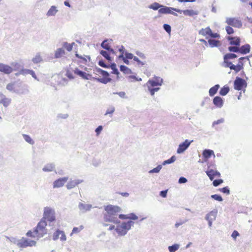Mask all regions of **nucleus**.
I'll return each mask as SVG.
<instances>
[{"instance_id":"1","label":"nucleus","mask_w":252,"mask_h":252,"mask_svg":"<svg viewBox=\"0 0 252 252\" xmlns=\"http://www.w3.org/2000/svg\"><path fill=\"white\" fill-rule=\"evenodd\" d=\"M148 8L150 9H152L154 10H158V13L159 14H171L174 16H177L178 14L174 12H180L179 9L168 7L162 4H159L158 2H154L152 4L149 5L148 6Z\"/></svg>"},{"instance_id":"2","label":"nucleus","mask_w":252,"mask_h":252,"mask_svg":"<svg viewBox=\"0 0 252 252\" xmlns=\"http://www.w3.org/2000/svg\"><path fill=\"white\" fill-rule=\"evenodd\" d=\"M94 73L96 75L100 74L102 76V78H97L93 77V79L97 81L98 82L106 84L108 82L111 81L112 79L109 77V73L105 70L98 67H95L94 69Z\"/></svg>"},{"instance_id":"3","label":"nucleus","mask_w":252,"mask_h":252,"mask_svg":"<svg viewBox=\"0 0 252 252\" xmlns=\"http://www.w3.org/2000/svg\"><path fill=\"white\" fill-rule=\"evenodd\" d=\"M134 222L132 220H128L127 222H122L120 224L118 225L115 228V231L118 235L124 236L126 235L128 231L133 226Z\"/></svg>"},{"instance_id":"4","label":"nucleus","mask_w":252,"mask_h":252,"mask_svg":"<svg viewBox=\"0 0 252 252\" xmlns=\"http://www.w3.org/2000/svg\"><path fill=\"white\" fill-rule=\"evenodd\" d=\"M47 226V222L43 219L38 223L36 227L34 229V232L38 237H42L45 234H47V231L46 229Z\"/></svg>"},{"instance_id":"5","label":"nucleus","mask_w":252,"mask_h":252,"mask_svg":"<svg viewBox=\"0 0 252 252\" xmlns=\"http://www.w3.org/2000/svg\"><path fill=\"white\" fill-rule=\"evenodd\" d=\"M42 219L49 222H53L56 220L55 212L54 209L49 207L44 208L43 217Z\"/></svg>"},{"instance_id":"6","label":"nucleus","mask_w":252,"mask_h":252,"mask_svg":"<svg viewBox=\"0 0 252 252\" xmlns=\"http://www.w3.org/2000/svg\"><path fill=\"white\" fill-rule=\"evenodd\" d=\"M247 86L246 81L240 77H236L234 81V88L236 90L240 91L243 90L245 92L246 88Z\"/></svg>"},{"instance_id":"7","label":"nucleus","mask_w":252,"mask_h":252,"mask_svg":"<svg viewBox=\"0 0 252 252\" xmlns=\"http://www.w3.org/2000/svg\"><path fill=\"white\" fill-rule=\"evenodd\" d=\"M104 210L106 211L107 214L115 217H117L118 214L122 210L120 207L112 205L104 206Z\"/></svg>"},{"instance_id":"8","label":"nucleus","mask_w":252,"mask_h":252,"mask_svg":"<svg viewBox=\"0 0 252 252\" xmlns=\"http://www.w3.org/2000/svg\"><path fill=\"white\" fill-rule=\"evenodd\" d=\"M225 22L229 26L240 28L242 26V22L236 18H226Z\"/></svg>"},{"instance_id":"9","label":"nucleus","mask_w":252,"mask_h":252,"mask_svg":"<svg viewBox=\"0 0 252 252\" xmlns=\"http://www.w3.org/2000/svg\"><path fill=\"white\" fill-rule=\"evenodd\" d=\"M36 242L34 240L28 239L25 237H22L20 239V248H25L28 247L35 246Z\"/></svg>"},{"instance_id":"10","label":"nucleus","mask_w":252,"mask_h":252,"mask_svg":"<svg viewBox=\"0 0 252 252\" xmlns=\"http://www.w3.org/2000/svg\"><path fill=\"white\" fill-rule=\"evenodd\" d=\"M163 83V79L159 77L155 76L152 79H150L147 82L146 86L156 87L158 86H161Z\"/></svg>"},{"instance_id":"11","label":"nucleus","mask_w":252,"mask_h":252,"mask_svg":"<svg viewBox=\"0 0 252 252\" xmlns=\"http://www.w3.org/2000/svg\"><path fill=\"white\" fill-rule=\"evenodd\" d=\"M192 142L193 140L189 141L186 139L185 141L180 143L177 150V154H181L183 153L187 149H188Z\"/></svg>"},{"instance_id":"12","label":"nucleus","mask_w":252,"mask_h":252,"mask_svg":"<svg viewBox=\"0 0 252 252\" xmlns=\"http://www.w3.org/2000/svg\"><path fill=\"white\" fill-rule=\"evenodd\" d=\"M59 238H60V240L62 241H65L66 240L64 232L62 230L57 229L53 235V239L56 241Z\"/></svg>"},{"instance_id":"13","label":"nucleus","mask_w":252,"mask_h":252,"mask_svg":"<svg viewBox=\"0 0 252 252\" xmlns=\"http://www.w3.org/2000/svg\"><path fill=\"white\" fill-rule=\"evenodd\" d=\"M68 180V177H64L55 180L53 183V188H58L63 187Z\"/></svg>"},{"instance_id":"14","label":"nucleus","mask_w":252,"mask_h":252,"mask_svg":"<svg viewBox=\"0 0 252 252\" xmlns=\"http://www.w3.org/2000/svg\"><path fill=\"white\" fill-rule=\"evenodd\" d=\"M74 72L75 74L82 77L84 79L91 80L93 79L92 75L87 73L83 71L80 70L78 68H76L74 70Z\"/></svg>"},{"instance_id":"15","label":"nucleus","mask_w":252,"mask_h":252,"mask_svg":"<svg viewBox=\"0 0 252 252\" xmlns=\"http://www.w3.org/2000/svg\"><path fill=\"white\" fill-rule=\"evenodd\" d=\"M104 220L106 222H113L116 224L120 223V220L117 218V217L113 216L107 214H104Z\"/></svg>"},{"instance_id":"16","label":"nucleus","mask_w":252,"mask_h":252,"mask_svg":"<svg viewBox=\"0 0 252 252\" xmlns=\"http://www.w3.org/2000/svg\"><path fill=\"white\" fill-rule=\"evenodd\" d=\"M93 206L90 204L83 203L80 202L78 204V209L82 213H85L91 210Z\"/></svg>"},{"instance_id":"17","label":"nucleus","mask_w":252,"mask_h":252,"mask_svg":"<svg viewBox=\"0 0 252 252\" xmlns=\"http://www.w3.org/2000/svg\"><path fill=\"white\" fill-rule=\"evenodd\" d=\"M13 71V67L8 65L0 63V71L5 74H9Z\"/></svg>"},{"instance_id":"18","label":"nucleus","mask_w":252,"mask_h":252,"mask_svg":"<svg viewBox=\"0 0 252 252\" xmlns=\"http://www.w3.org/2000/svg\"><path fill=\"white\" fill-rule=\"evenodd\" d=\"M227 39L229 41V44L231 45L240 46L241 44V39L239 37L227 36Z\"/></svg>"},{"instance_id":"19","label":"nucleus","mask_w":252,"mask_h":252,"mask_svg":"<svg viewBox=\"0 0 252 252\" xmlns=\"http://www.w3.org/2000/svg\"><path fill=\"white\" fill-rule=\"evenodd\" d=\"M205 172L211 181H213L216 176L219 177L220 176V173L218 171H214L212 169L206 171Z\"/></svg>"},{"instance_id":"20","label":"nucleus","mask_w":252,"mask_h":252,"mask_svg":"<svg viewBox=\"0 0 252 252\" xmlns=\"http://www.w3.org/2000/svg\"><path fill=\"white\" fill-rule=\"evenodd\" d=\"M251 46L249 44H246L240 47L239 46V53L245 55L250 52Z\"/></svg>"},{"instance_id":"21","label":"nucleus","mask_w":252,"mask_h":252,"mask_svg":"<svg viewBox=\"0 0 252 252\" xmlns=\"http://www.w3.org/2000/svg\"><path fill=\"white\" fill-rule=\"evenodd\" d=\"M213 104L218 108H221L223 105V100L220 96H215L213 100Z\"/></svg>"},{"instance_id":"22","label":"nucleus","mask_w":252,"mask_h":252,"mask_svg":"<svg viewBox=\"0 0 252 252\" xmlns=\"http://www.w3.org/2000/svg\"><path fill=\"white\" fill-rule=\"evenodd\" d=\"M83 182V180H71L69 181L66 185V188L68 189H70L75 187L78 184Z\"/></svg>"},{"instance_id":"23","label":"nucleus","mask_w":252,"mask_h":252,"mask_svg":"<svg viewBox=\"0 0 252 252\" xmlns=\"http://www.w3.org/2000/svg\"><path fill=\"white\" fill-rule=\"evenodd\" d=\"M29 93L28 86L26 84H24L21 86L20 89H17V91H15V93L18 94H25Z\"/></svg>"},{"instance_id":"24","label":"nucleus","mask_w":252,"mask_h":252,"mask_svg":"<svg viewBox=\"0 0 252 252\" xmlns=\"http://www.w3.org/2000/svg\"><path fill=\"white\" fill-rule=\"evenodd\" d=\"M180 12H178L179 13H183L185 15L189 16H193L194 15H197L198 14V12L197 11H194L192 9H187L184 10H182L179 9Z\"/></svg>"},{"instance_id":"25","label":"nucleus","mask_w":252,"mask_h":252,"mask_svg":"<svg viewBox=\"0 0 252 252\" xmlns=\"http://www.w3.org/2000/svg\"><path fill=\"white\" fill-rule=\"evenodd\" d=\"M55 169V164L54 163H49L44 165L42 168V171L45 172L53 171Z\"/></svg>"},{"instance_id":"26","label":"nucleus","mask_w":252,"mask_h":252,"mask_svg":"<svg viewBox=\"0 0 252 252\" xmlns=\"http://www.w3.org/2000/svg\"><path fill=\"white\" fill-rule=\"evenodd\" d=\"M244 58H239L238 60V63L237 65H235V68L233 69V70L235 71L236 73H238L241 70L243 69L244 66Z\"/></svg>"},{"instance_id":"27","label":"nucleus","mask_w":252,"mask_h":252,"mask_svg":"<svg viewBox=\"0 0 252 252\" xmlns=\"http://www.w3.org/2000/svg\"><path fill=\"white\" fill-rule=\"evenodd\" d=\"M213 155L215 157L214 152L213 150L210 149H205L202 153L203 157L206 159L209 158Z\"/></svg>"},{"instance_id":"28","label":"nucleus","mask_w":252,"mask_h":252,"mask_svg":"<svg viewBox=\"0 0 252 252\" xmlns=\"http://www.w3.org/2000/svg\"><path fill=\"white\" fill-rule=\"evenodd\" d=\"M65 50L63 48H58L55 52V58L59 59L65 55Z\"/></svg>"},{"instance_id":"29","label":"nucleus","mask_w":252,"mask_h":252,"mask_svg":"<svg viewBox=\"0 0 252 252\" xmlns=\"http://www.w3.org/2000/svg\"><path fill=\"white\" fill-rule=\"evenodd\" d=\"M100 54L109 62H111L113 61V58L110 56L109 53L107 50H101Z\"/></svg>"},{"instance_id":"30","label":"nucleus","mask_w":252,"mask_h":252,"mask_svg":"<svg viewBox=\"0 0 252 252\" xmlns=\"http://www.w3.org/2000/svg\"><path fill=\"white\" fill-rule=\"evenodd\" d=\"M210 33H211V30L209 27L205 29H201L199 31V34L203 36L208 35L210 36Z\"/></svg>"},{"instance_id":"31","label":"nucleus","mask_w":252,"mask_h":252,"mask_svg":"<svg viewBox=\"0 0 252 252\" xmlns=\"http://www.w3.org/2000/svg\"><path fill=\"white\" fill-rule=\"evenodd\" d=\"M58 11V10L57 9V7L53 5L49 9L46 15L48 16H53L56 14Z\"/></svg>"},{"instance_id":"32","label":"nucleus","mask_w":252,"mask_h":252,"mask_svg":"<svg viewBox=\"0 0 252 252\" xmlns=\"http://www.w3.org/2000/svg\"><path fill=\"white\" fill-rule=\"evenodd\" d=\"M208 44L210 46L213 47H218L220 45V41L215 39H210L208 41Z\"/></svg>"},{"instance_id":"33","label":"nucleus","mask_w":252,"mask_h":252,"mask_svg":"<svg viewBox=\"0 0 252 252\" xmlns=\"http://www.w3.org/2000/svg\"><path fill=\"white\" fill-rule=\"evenodd\" d=\"M220 88L219 84L215 85L214 86L211 88L209 91V95L211 96H214L218 92Z\"/></svg>"},{"instance_id":"34","label":"nucleus","mask_w":252,"mask_h":252,"mask_svg":"<svg viewBox=\"0 0 252 252\" xmlns=\"http://www.w3.org/2000/svg\"><path fill=\"white\" fill-rule=\"evenodd\" d=\"M229 90V87L227 85H225L220 89L219 94L222 96H225L228 93Z\"/></svg>"},{"instance_id":"35","label":"nucleus","mask_w":252,"mask_h":252,"mask_svg":"<svg viewBox=\"0 0 252 252\" xmlns=\"http://www.w3.org/2000/svg\"><path fill=\"white\" fill-rule=\"evenodd\" d=\"M120 70L121 71L123 72L125 74H131L132 73V70L124 65H121L120 66Z\"/></svg>"},{"instance_id":"36","label":"nucleus","mask_w":252,"mask_h":252,"mask_svg":"<svg viewBox=\"0 0 252 252\" xmlns=\"http://www.w3.org/2000/svg\"><path fill=\"white\" fill-rule=\"evenodd\" d=\"M223 66L225 67H229L231 70H233L235 68V65L227 60H223Z\"/></svg>"},{"instance_id":"37","label":"nucleus","mask_w":252,"mask_h":252,"mask_svg":"<svg viewBox=\"0 0 252 252\" xmlns=\"http://www.w3.org/2000/svg\"><path fill=\"white\" fill-rule=\"evenodd\" d=\"M109 68L112 70L111 72L112 74H116L118 76V75L120 74V72L117 68L116 64L115 63H111V64L109 65Z\"/></svg>"},{"instance_id":"38","label":"nucleus","mask_w":252,"mask_h":252,"mask_svg":"<svg viewBox=\"0 0 252 252\" xmlns=\"http://www.w3.org/2000/svg\"><path fill=\"white\" fill-rule=\"evenodd\" d=\"M237 57V55L232 53H227L223 56V60H229L235 59Z\"/></svg>"},{"instance_id":"39","label":"nucleus","mask_w":252,"mask_h":252,"mask_svg":"<svg viewBox=\"0 0 252 252\" xmlns=\"http://www.w3.org/2000/svg\"><path fill=\"white\" fill-rule=\"evenodd\" d=\"M176 159V157L175 156H172L170 158L164 160L162 163V165H165L166 164H169L173 163L175 161Z\"/></svg>"},{"instance_id":"40","label":"nucleus","mask_w":252,"mask_h":252,"mask_svg":"<svg viewBox=\"0 0 252 252\" xmlns=\"http://www.w3.org/2000/svg\"><path fill=\"white\" fill-rule=\"evenodd\" d=\"M180 247V245L178 244H174L172 246H170L168 247V251L169 252H176Z\"/></svg>"},{"instance_id":"41","label":"nucleus","mask_w":252,"mask_h":252,"mask_svg":"<svg viewBox=\"0 0 252 252\" xmlns=\"http://www.w3.org/2000/svg\"><path fill=\"white\" fill-rule=\"evenodd\" d=\"M32 61L34 63H38L42 61V58L39 53L36 54L35 57L32 59Z\"/></svg>"},{"instance_id":"42","label":"nucleus","mask_w":252,"mask_h":252,"mask_svg":"<svg viewBox=\"0 0 252 252\" xmlns=\"http://www.w3.org/2000/svg\"><path fill=\"white\" fill-rule=\"evenodd\" d=\"M109 41L108 39H105L101 43V47L106 50H108V49L111 47L109 43L107 42Z\"/></svg>"},{"instance_id":"43","label":"nucleus","mask_w":252,"mask_h":252,"mask_svg":"<svg viewBox=\"0 0 252 252\" xmlns=\"http://www.w3.org/2000/svg\"><path fill=\"white\" fill-rule=\"evenodd\" d=\"M148 89V91L150 93L151 95H154L155 92L158 91L160 89L159 87L155 88V87L152 86H147Z\"/></svg>"},{"instance_id":"44","label":"nucleus","mask_w":252,"mask_h":252,"mask_svg":"<svg viewBox=\"0 0 252 252\" xmlns=\"http://www.w3.org/2000/svg\"><path fill=\"white\" fill-rule=\"evenodd\" d=\"M7 238L10 242L16 245L19 248H20V239H17L14 237H7Z\"/></svg>"},{"instance_id":"45","label":"nucleus","mask_w":252,"mask_h":252,"mask_svg":"<svg viewBox=\"0 0 252 252\" xmlns=\"http://www.w3.org/2000/svg\"><path fill=\"white\" fill-rule=\"evenodd\" d=\"M11 101V99L10 98L5 96L0 104H2L4 107H7L10 104Z\"/></svg>"},{"instance_id":"46","label":"nucleus","mask_w":252,"mask_h":252,"mask_svg":"<svg viewBox=\"0 0 252 252\" xmlns=\"http://www.w3.org/2000/svg\"><path fill=\"white\" fill-rule=\"evenodd\" d=\"M23 137L24 140L28 142V143L33 145L34 144V141L32 139V138L27 134H23Z\"/></svg>"},{"instance_id":"47","label":"nucleus","mask_w":252,"mask_h":252,"mask_svg":"<svg viewBox=\"0 0 252 252\" xmlns=\"http://www.w3.org/2000/svg\"><path fill=\"white\" fill-rule=\"evenodd\" d=\"M14 85V83H10L8 84L6 86V89L9 92L15 93V91H17V89H15Z\"/></svg>"},{"instance_id":"48","label":"nucleus","mask_w":252,"mask_h":252,"mask_svg":"<svg viewBox=\"0 0 252 252\" xmlns=\"http://www.w3.org/2000/svg\"><path fill=\"white\" fill-rule=\"evenodd\" d=\"M74 44V43H72L71 44L68 43L67 42H64L63 43V47L68 51H71L73 48V45Z\"/></svg>"},{"instance_id":"49","label":"nucleus","mask_w":252,"mask_h":252,"mask_svg":"<svg viewBox=\"0 0 252 252\" xmlns=\"http://www.w3.org/2000/svg\"><path fill=\"white\" fill-rule=\"evenodd\" d=\"M162 165H158L156 167L153 168V169L152 170H150L149 171V173L150 174H152V173H158V172H159V171H160V170L162 168Z\"/></svg>"},{"instance_id":"50","label":"nucleus","mask_w":252,"mask_h":252,"mask_svg":"<svg viewBox=\"0 0 252 252\" xmlns=\"http://www.w3.org/2000/svg\"><path fill=\"white\" fill-rule=\"evenodd\" d=\"M208 214L212 217V220H215L217 216L218 210L217 209H214Z\"/></svg>"},{"instance_id":"51","label":"nucleus","mask_w":252,"mask_h":252,"mask_svg":"<svg viewBox=\"0 0 252 252\" xmlns=\"http://www.w3.org/2000/svg\"><path fill=\"white\" fill-rule=\"evenodd\" d=\"M228 50L230 52L238 53H239V46H231L228 47Z\"/></svg>"},{"instance_id":"52","label":"nucleus","mask_w":252,"mask_h":252,"mask_svg":"<svg viewBox=\"0 0 252 252\" xmlns=\"http://www.w3.org/2000/svg\"><path fill=\"white\" fill-rule=\"evenodd\" d=\"M98 64L100 66L102 67L105 68H109V65L106 64L105 62V61L103 60H100L98 62Z\"/></svg>"},{"instance_id":"53","label":"nucleus","mask_w":252,"mask_h":252,"mask_svg":"<svg viewBox=\"0 0 252 252\" xmlns=\"http://www.w3.org/2000/svg\"><path fill=\"white\" fill-rule=\"evenodd\" d=\"M211 197L212 199H214V200H217L218 201L221 202L223 201V198H222L220 194H213L211 196Z\"/></svg>"},{"instance_id":"54","label":"nucleus","mask_w":252,"mask_h":252,"mask_svg":"<svg viewBox=\"0 0 252 252\" xmlns=\"http://www.w3.org/2000/svg\"><path fill=\"white\" fill-rule=\"evenodd\" d=\"M223 181L222 179H216L213 181V185L214 187H218L219 185H220L221 184L223 183Z\"/></svg>"},{"instance_id":"55","label":"nucleus","mask_w":252,"mask_h":252,"mask_svg":"<svg viewBox=\"0 0 252 252\" xmlns=\"http://www.w3.org/2000/svg\"><path fill=\"white\" fill-rule=\"evenodd\" d=\"M115 110V108L114 106H110L106 110L104 115H107L108 114H112Z\"/></svg>"},{"instance_id":"56","label":"nucleus","mask_w":252,"mask_h":252,"mask_svg":"<svg viewBox=\"0 0 252 252\" xmlns=\"http://www.w3.org/2000/svg\"><path fill=\"white\" fill-rule=\"evenodd\" d=\"M133 60L136 62L137 64L138 65L144 66L146 64L145 62L140 61L139 58L136 56L134 57Z\"/></svg>"},{"instance_id":"57","label":"nucleus","mask_w":252,"mask_h":252,"mask_svg":"<svg viewBox=\"0 0 252 252\" xmlns=\"http://www.w3.org/2000/svg\"><path fill=\"white\" fill-rule=\"evenodd\" d=\"M163 28L165 31H166L167 33H170L171 31V26L167 24H164L163 25Z\"/></svg>"},{"instance_id":"58","label":"nucleus","mask_w":252,"mask_h":252,"mask_svg":"<svg viewBox=\"0 0 252 252\" xmlns=\"http://www.w3.org/2000/svg\"><path fill=\"white\" fill-rule=\"evenodd\" d=\"M220 190L223 192V193H225L227 195H228L230 194V190L228 187H225L221 189H220Z\"/></svg>"},{"instance_id":"59","label":"nucleus","mask_w":252,"mask_h":252,"mask_svg":"<svg viewBox=\"0 0 252 252\" xmlns=\"http://www.w3.org/2000/svg\"><path fill=\"white\" fill-rule=\"evenodd\" d=\"M101 162V161L100 159L94 158L92 161V164L94 166L97 167L100 165Z\"/></svg>"},{"instance_id":"60","label":"nucleus","mask_w":252,"mask_h":252,"mask_svg":"<svg viewBox=\"0 0 252 252\" xmlns=\"http://www.w3.org/2000/svg\"><path fill=\"white\" fill-rule=\"evenodd\" d=\"M135 54L137 56H138L140 58L142 59H145L146 58L145 55L143 53L138 50L135 51Z\"/></svg>"},{"instance_id":"61","label":"nucleus","mask_w":252,"mask_h":252,"mask_svg":"<svg viewBox=\"0 0 252 252\" xmlns=\"http://www.w3.org/2000/svg\"><path fill=\"white\" fill-rule=\"evenodd\" d=\"M225 30L228 34L230 35L234 33L233 29L229 26V25L225 27Z\"/></svg>"},{"instance_id":"62","label":"nucleus","mask_w":252,"mask_h":252,"mask_svg":"<svg viewBox=\"0 0 252 252\" xmlns=\"http://www.w3.org/2000/svg\"><path fill=\"white\" fill-rule=\"evenodd\" d=\"M31 69H22L20 70V74L26 75L27 74H29L31 72Z\"/></svg>"},{"instance_id":"63","label":"nucleus","mask_w":252,"mask_h":252,"mask_svg":"<svg viewBox=\"0 0 252 252\" xmlns=\"http://www.w3.org/2000/svg\"><path fill=\"white\" fill-rule=\"evenodd\" d=\"M12 67H13V70H16L20 68L21 65L17 63H13L12 64Z\"/></svg>"},{"instance_id":"64","label":"nucleus","mask_w":252,"mask_h":252,"mask_svg":"<svg viewBox=\"0 0 252 252\" xmlns=\"http://www.w3.org/2000/svg\"><path fill=\"white\" fill-rule=\"evenodd\" d=\"M128 219L131 220H136L138 219V217L134 213H130L128 215Z\"/></svg>"}]
</instances>
